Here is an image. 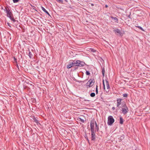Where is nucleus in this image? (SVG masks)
<instances>
[{"mask_svg":"<svg viewBox=\"0 0 150 150\" xmlns=\"http://www.w3.org/2000/svg\"><path fill=\"white\" fill-rule=\"evenodd\" d=\"M73 63L74 66L83 67L85 64V62L80 60L73 61Z\"/></svg>","mask_w":150,"mask_h":150,"instance_id":"obj_1","label":"nucleus"},{"mask_svg":"<svg viewBox=\"0 0 150 150\" xmlns=\"http://www.w3.org/2000/svg\"><path fill=\"white\" fill-rule=\"evenodd\" d=\"M115 34L117 35L122 36L125 32L124 31H122L118 28H116L113 30Z\"/></svg>","mask_w":150,"mask_h":150,"instance_id":"obj_2","label":"nucleus"},{"mask_svg":"<svg viewBox=\"0 0 150 150\" xmlns=\"http://www.w3.org/2000/svg\"><path fill=\"white\" fill-rule=\"evenodd\" d=\"M114 119L112 116H109L108 118V124L109 125H112L114 122Z\"/></svg>","mask_w":150,"mask_h":150,"instance_id":"obj_3","label":"nucleus"},{"mask_svg":"<svg viewBox=\"0 0 150 150\" xmlns=\"http://www.w3.org/2000/svg\"><path fill=\"white\" fill-rule=\"evenodd\" d=\"M123 108H122V113L124 114H125L128 112V109L125 104H124L122 106Z\"/></svg>","mask_w":150,"mask_h":150,"instance_id":"obj_4","label":"nucleus"},{"mask_svg":"<svg viewBox=\"0 0 150 150\" xmlns=\"http://www.w3.org/2000/svg\"><path fill=\"white\" fill-rule=\"evenodd\" d=\"M4 11H6V12L7 14V16L8 18L11 17V16L12 15L11 12L10 11L9 9L7 7H6L5 9H4Z\"/></svg>","mask_w":150,"mask_h":150,"instance_id":"obj_5","label":"nucleus"},{"mask_svg":"<svg viewBox=\"0 0 150 150\" xmlns=\"http://www.w3.org/2000/svg\"><path fill=\"white\" fill-rule=\"evenodd\" d=\"M95 122L93 121H91L90 122V129L91 132H96L94 130Z\"/></svg>","mask_w":150,"mask_h":150,"instance_id":"obj_6","label":"nucleus"},{"mask_svg":"<svg viewBox=\"0 0 150 150\" xmlns=\"http://www.w3.org/2000/svg\"><path fill=\"white\" fill-rule=\"evenodd\" d=\"M94 82V80L90 79L88 81L87 83L86 84L89 87H90L93 85Z\"/></svg>","mask_w":150,"mask_h":150,"instance_id":"obj_7","label":"nucleus"},{"mask_svg":"<svg viewBox=\"0 0 150 150\" xmlns=\"http://www.w3.org/2000/svg\"><path fill=\"white\" fill-rule=\"evenodd\" d=\"M91 132V140L92 141H94L96 139V132Z\"/></svg>","mask_w":150,"mask_h":150,"instance_id":"obj_8","label":"nucleus"},{"mask_svg":"<svg viewBox=\"0 0 150 150\" xmlns=\"http://www.w3.org/2000/svg\"><path fill=\"white\" fill-rule=\"evenodd\" d=\"M122 99L120 98H118L117 99V106L119 107L121 105V102Z\"/></svg>","mask_w":150,"mask_h":150,"instance_id":"obj_9","label":"nucleus"},{"mask_svg":"<svg viewBox=\"0 0 150 150\" xmlns=\"http://www.w3.org/2000/svg\"><path fill=\"white\" fill-rule=\"evenodd\" d=\"M106 86L107 88V90L105 91L106 93H108L109 92V89L110 88V87L109 83L108 81H106Z\"/></svg>","mask_w":150,"mask_h":150,"instance_id":"obj_10","label":"nucleus"},{"mask_svg":"<svg viewBox=\"0 0 150 150\" xmlns=\"http://www.w3.org/2000/svg\"><path fill=\"white\" fill-rule=\"evenodd\" d=\"M42 9L46 14L50 16L48 12L43 7L41 6Z\"/></svg>","mask_w":150,"mask_h":150,"instance_id":"obj_11","label":"nucleus"},{"mask_svg":"<svg viewBox=\"0 0 150 150\" xmlns=\"http://www.w3.org/2000/svg\"><path fill=\"white\" fill-rule=\"evenodd\" d=\"M95 129L96 130L95 131H96H96L97 132H98L99 130V128L98 126L97 125V123L96 122H95Z\"/></svg>","mask_w":150,"mask_h":150,"instance_id":"obj_12","label":"nucleus"},{"mask_svg":"<svg viewBox=\"0 0 150 150\" xmlns=\"http://www.w3.org/2000/svg\"><path fill=\"white\" fill-rule=\"evenodd\" d=\"M73 64V62H72L70 64L68 65H67V68L69 69V68H71V67H74V64Z\"/></svg>","mask_w":150,"mask_h":150,"instance_id":"obj_13","label":"nucleus"},{"mask_svg":"<svg viewBox=\"0 0 150 150\" xmlns=\"http://www.w3.org/2000/svg\"><path fill=\"white\" fill-rule=\"evenodd\" d=\"M33 119L34 121L37 124H38L39 123L38 121L36 119L35 117H33Z\"/></svg>","mask_w":150,"mask_h":150,"instance_id":"obj_14","label":"nucleus"},{"mask_svg":"<svg viewBox=\"0 0 150 150\" xmlns=\"http://www.w3.org/2000/svg\"><path fill=\"white\" fill-rule=\"evenodd\" d=\"M111 18L115 21V22L117 23H118V19L115 17H113V16H111Z\"/></svg>","mask_w":150,"mask_h":150,"instance_id":"obj_15","label":"nucleus"},{"mask_svg":"<svg viewBox=\"0 0 150 150\" xmlns=\"http://www.w3.org/2000/svg\"><path fill=\"white\" fill-rule=\"evenodd\" d=\"M123 118H122V117H120V123L121 124H123Z\"/></svg>","mask_w":150,"mask_h":150,"instance_id":"obj_16","label":"nucleus"},{"mask_svg":"<svg viewBox=\"0 0 150 150\" xmlns=\"http://www.w3.org/2000/svg\"><path fill=\"white\" fill-rule=\"evenodd\" d=\"M78 120L79 121L81 122L82 123H83L84 121V120L83 119H81L80 118H79L78 119Z\"/></svg>","mask_w":150,"mask_h":150,"instance_id":"obj_17","label":"nucleus"},{"mask_svg":"<svg viewBox=\"0 0 150 150\" xmlns=\"http://www.w3.org/2000/svg\"><path fill=\"white\" fill-rule=\"evenodd\" d=\"M28 56L30 58H31L33 56L32 54L30 51L29 52Z\"/></svg>","mask_w":150,"mask_h":150,"instance_id":"obj_18","label":"nucleus"},{"mask_svg":"<svg viewBox=\"0 0 150 150\" xmlns=\"http://www.w3.org/2000/svg\"><path fill=\"white\" fill-rule=\"evenodd\" d=\"M9 18H10V20L13 21V22H15L16 21V20H15L13 17H12V16H11V17Z\"/></svg>","mask_w":150,"mask_h":150,"instance_id":"obj_19","label":"nucleus"},{"mask_svg":"<svg viewBox=\"0 0 150 150\" xmlns=\"http://www.w3.org/2000/svg\"><path fill=\"white\" fill-rule=\"evenodd\" d=\"M90 95L91 97H94L95 96V94L94 93H92L90 94Z\"/></svg>","mask_w":150,"mask_h":150,"instance_id":"obj_20","label":"nucleus"},{"mask_svg":"<svg viewBox=\"0 0 150 150\" xmlns=\"http://www.w3.org/2000/svg\"><path fill=\"white\" fill-rule=\"evenodd\" d=\"M136 27L140 29L141 30H142L143 31H144V30L140 26H137Z\"/></svg>","mask_w":150,"mask_h":150,"instance_id":"obj_21","label":"nucleus"},{"mask_svg":"<svg viewBox=\"0 0 150 150\" xmlns=\"http://www.w3.org/2000/svg\"><path fill=\"white\" fill-rule=\"evenodd\" d=\"M105 71V69H104V68H103L102 69V73L103 76H104Z\"/></svg>","mask_w":150,"mask_h":150,"instance_id":"obj_22","label":"nucleus"},{"mask_svg":"<svg viewBox=\"0 0 150 150\" xmlns=\"http://www.w3.org/2000/svg\"><path fill=\"white\" fill-rule=\"evenodd\" d=\"M96 94H97L98 93V92L97 85L96 86Z\"/></svg>","mask_w":150,"mask_h":150,"instance_id":"obj_23","label":"nucleus"},{"mask_svg":"<svg viewBox=\"0 0 150 150\" xmlns=\"http://www.w3.org/2000/svg\"><path fill=\"white\" fill-rule=\"evenodd\" d=\"M86 74L87 75H90V73L88 71H86Z\"/></svg>","mask_w":150,"mask_h":150,"instance_id":"obj_24","label":"nucleus"},{"mask_svg":"<svg viewBox=\"0 0 150 150\" xmlns=\"http://www.w3.org/2000/svg\"><path fill=\"white\" fill-rule=\"evenodd\" d=\"M123 95L124 97L126 98L127 97V93L124 94Z\"/></svg>","mask_w":150,"mask_h":150,"instance_id":"obj_25","label":"nucleus"},{"mask_svg":"<svg viewBox=\"0 0 150 150\" xmlns=\"http://www.w3.org/2000/svg\"><path fill=\"white\" fill-rule=\"evenodd\" d=\"M19 0H13V2L14 3H16L18 2Z\"/></svg>","mask_w":150,"mask_h":150,"instance_id":"obj_26","label":"nucleus"},{"mask_svg":"<svg viewBox=\"0 0 150 150\" xmlns=\"http://www.w3.org/2000/svg\"><path fill=\"white\" fill-rule=\"evenodd\" d=\"M57 1L59 2H60L61 3H63V0H57Z\"/></svg>","mask_w":150,"mask_h":150,"instance_id":"obj_27","label":"nucleus"},{"mask_svg":"<svg viewBox=\"0 0 150 150\" xmlns=\"http://www.w3.org/2000/svg\"><path fill=\"white\" fill-rule=\"evenodd\" d=\"M103 88L105 90V84H104V81H103Z\"/></svg>","mask_w":150,"mask_h":150,"instance_id":"obj_28","label":"nucleus"},{"mask_svg":"<svg viewBox=\"0 0 150 150\" xmlns=\"http://www.w3.org/2000/svg\"><path fill=\"white\" fill-rule=\"evenodd\" d=\"M13 59H14V60L15 62L16 63H17V59H16L15 58V57H13Z\"/></svg>","mask_w":150,"mask_h":150,"instance_id":"obj_29","label":"nucleus"},{"mask_svg":"<svg viewBox=\"0 0 150 150\" xmlns=\"http://www.w3.org/2000/svg\"><path fill=\"white\" fill-rule=\"evenodd\" d=\"M86 101H90V100H86V99H84V102H86Z\"/></svg>","mask_w":150,"mask_h":150,"instance_id":"obj_30","label":"nucleus"},{"mask_svg":"<svg viewBox=\"0 0 150 150\" xmlns=\"http://www.w3.org/2000/svg\"><path fill=\"white\" fill-rule=\"evenodd\" d=\"M91 50L93 52H95L96 51V50H94V49H91Z\"/></svg>","mask_w":150,"mask_h":150,"instance_id":"obj_31","label":"nucleus"},{"mask_svg":"<svg viewBox=\"0 0 150 150\" xmlns=\"http://www.w3.org/2000/svg\"><path fill=\"white\" fill-rule=\"evenodd\" d=\"M115 107H112V110H115Z\"/></svg>","mask_w":150,"mask_h":150,"instance_id":"obj_32","label":"nucleus"},{"mask_svg":"<svg viewBox=\"0 0 150 150\" xmlns=\"http://www.w3.org/2000/svg\"><path fill=\"white\" fill-rule=\"evenodd\" d=\"M108 7V6L107 5H105V7L107 8Z\"/></svg>","mask_w":150,"mask_h":150,"instance_id":"obj_33","label":"nucleus"},{"mask_svg":"<svg viewBox=\"0 0 150 150\" xmlns=\"http://www.w3.org/2000/svg\"><path fill=\"white\" fill-rule=\"evenodd\" d=\"M130 15H129V16H128V17H129V18H130Z\"/></svg>","mask_w":150,"mask_h":150,"instance_id":"obj_34","label":"nucleus"},{"mask_svg":"<svg viewBox=\"0 0 150 150\" xmlns=\"http://www.w3.org/2000/svg\"><path fill=\"white\" fill-rule=\"evenodd\" d=\"M66 2H67V0H64Z\"/></svg>","mask_w":150,"mask_h":150,"instance_id":"obj_35","label":"nucleus"},{"mask_svg":"<svg viewBox=\"0 0 150 150\" xmlns=\"http://www.w3.org/2000/svg\"><path fill=\"white\" fill-rule=\"evenodd\" d=\"M91 5H92V6H93V4H91Z\"/></svg>","mask_w":150,"mask_h":150,"instance_id":"obj_36","label":"nucleus"},{"mask_svg":"<svg viewBox=\"0 0 150 150\" xmlns=\"http://www.w3.org/2000/svg\"><path fill=\"white\" fill-rule=\"evenodd\" d=\"M87 140L89 142V140H88V139H87Z\"/></svg>","mask_w":150,"mask_h":150,"instance_id":"obj_37","label":"nucleus"}]
</instances>
